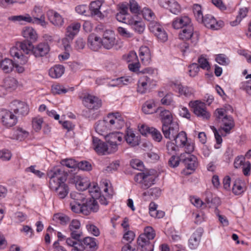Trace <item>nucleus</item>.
<instances>
[{
	"label": "nucleus",
	"mask_w": 251,
	"mask_h": 251,
	"mask_svg": "<svg viewBox=\"0 0 251 251\" xmlns=\"http://www.w3.org/2000/svg\"><path fill=\"white\" fill-rule=\"evenodd\" d=\"M0 67L5 73H9L14 68V63L12 60L5 58L2 60Z\"/></svg>",
	"instance_id": "ea45409f"
},
{
	"label": "nucleus",
	"mask_w": 251,
	"mask_h": 251,
	"mask_svg": "<svg viewBox=\"0 0 251 251\" xmlns=\"http://www.w3.org/2000/svg\"><path fill=\"white\" fill-rule=\"evenodd\" d=\"M68 176L63 167L55 168L49 171L47 177L49 178V187L54 191L60 199H64L69 193L68 185L65 183Z\"/></svg>",
	"instance_id": "f257e3e1"
},
{
	"label": "nucleus",
	"mask_w": 251,
	"mask_h": 251,
	"mask_svg": "<svg viewBox=\"0 0 251 251\" xmlns=\"http://www.w3.org/2000/svg\"><path fill=\"white\" fill-rule=\"evenodd\" d=\"M192 25L191 19L188 16H182L176 19L172 24L173 27L175 29L184 28L186 26Z\"/></svg>",
	"instance_id": "5701e85b"
},
{
	"label": "nucleus",
	"mask_w": 251,
	"mask_h": 251,
	"mask_svg": "<svg viewBox=\"0 0 251 251\" xmlns=\"http://www.w3.org/2000/svg\"><path fill=\"white\" fill-rule=\"evenodd\" d=\"M131 21L132 23L129 25H132L134 30L139 34L143 33L145 29L144 24L141 22L134 21L133 19Z\"/></svg>",
	"instance_id": "8fccbe9b"
},
{
	"label": "nucleus",
	"mask_w": 251,
	"mask_h": 251,
	"mask_svg": "<svg viewBox=\"0 0 251 251\" xmlns=\"http://www.w3.org/2000/svg\"><path fill=\"white\" fill-rule=\"evenodd\" d=\"M17 117L12 111L7 109H0V122L3 126L11 127L17 123Z\"/></svg>",
	"instance_id": "20e7f679"
},
{
	"label": "nucleus",
	"mask_w": 251,
	"mask_h": 251,
	"mask_svg": "<svg viewBox=\"0 0 251 251\" xmlns=\"http://www.w3.org/2000/svg\"><path fill=\"white\" fill-rule=\"evenodd\" d=\"M125 138L127 143L131 147H134L139 144V137L135 136L132 131H127Z\"/></svg>",
	"instance_id": "473e14b6"
},
{
	"label": "nucleus",
	"mask_w": 251,
	"mask_h": 251,
	"mask_svg": "<svg viewBox=\"0 0 251 251\" xmlns=\"http://www.w3.org/2000/svg\"><path fill=\"white\" fill-rule=\"evenodd\" d=\"M48 20L54 25L58 27L62 26L64 24V19L57 12L52 10H50L47 13Z\"/></svg>",
	"instance_id": "f3484780"
},
{
	"label": "nucleus",
	"mask_w": 251,
	"mask_h": 251,
	"mask_svg": "<svg viewBox=\"0 0 251 251\" xmlns=\"http://www.w3.org/2000/svg\"><path fill=\"white\" fill-rule=\"evenodd\" d=\"M145 237L144 235H140L138 237L137 241L138 249L141 251H153V245Z\"/></svg>",
	"instance_id": "6ab92c4d"
},
{
	"label": "nucleus",
	"mask_w": 251,
	"mask_h": 251,
	"mask_svg": "<svg viewBox=\"0 0 251 251\" xmlns=\"http://www.w3.org/2000/svg\"><path fill=\"white\" fill-rule=\"evenodd\" d=\"M83 103L89 109H98L101 106V100L98 97L90 94L85 95L83 98Z\"/></svg>",
	"instance_id": "1a4fd4ad"
},
{
	"label": "nucleus",
	"mask_w": 251,
	"mask_h": 251,
	"mask_svg": "<svg viewBox=\"0 0 251 251\" xmlns=\"http://www.w3.org/2000/svg\"><path fill=\"white\" fill-rule=\"evenodd\" d=\"M9 19L14 22H18L21 24H23L24 22L29 23V22L31 21V17L28 14L13 16L9 17Z\"/></svg>",
	"instance_id": "de8ad7c7"
},
{
	"label": "nucleus",
	"mask_w": 251,
	"mask_h": 251,
	"mask_svg": "<svg viewBox=\"0 0 251 251\" xmlns=\"http://www.w3.org/2000/svg\"><path fill=\"white\" fill-rule=\"evenodd\" d=\"M222 124L219 131L222 136H226L230 133V130L234 126V122L232 117L226 115L221 120Z\"/></svg>",
	"instance_id": "9b49d317"
},
{
	"label": "nucleus",
	"mask_w": 251,
	"mask_h": 251,
	"mask_svg": "<svg viewBox=\"0 0 251 251\" xmlns=\"http://www.w3.org/2000/svg\"><path fill=\"white\" fill-rule=\"evenodd\" d=\"M193 109L194 114L203 120H207L210 117V113L207 110L206 104L199 100L191 102L189 103Z\"/></svg>",
	"instance_id": "39448f33"
},
{
	"label": "nucleus",
	"mask_w": 251,
	"mask_h": 251,
	"mask_svg": "<svg viewBox=\"0 0 251 251\" xmlns=\"http://www.w3.org/2000/svg\"><path fill=\"white\" fill-rule=\"evenodd\" d=\"M203 233V229L201 228H198L193 233L189 240V246L192 250L197 248Z\"/></svg>",
	"instance_id": "aec40b11"
},
{
	"label": "nucleus",
	"mask_w": 251,
	"mask_h": 251,
	"mask_svg": "<svg viewBox=\"0 0 251 251\" xmlns=\"http://www.w3.org/2000/svg\"><path fill=\"white\" fill-rule=\"evenodd\" d=\"M13 48H17L19 52L21 51L22 53L28 54L30 53H32L33 46L32 42L29 40H24L22 42H17L16 46Z\"/></svg>",
	"instance_id": "4be33fe9"
},
{
	"label": "nucleus",
	"mask_w": 251,
	"mask_h": 251,
	"mask_svg": "<svg viewBox=\"0 0 251 251\" xmlns=\"http://www.w3.org/2000/svg\"><path fill=\"white\" fill-rule=\"evenodd\" d=\"M22 35L27 40H30L31 42H35L38 38L36 31L31 27H25L23 29Z\"/></svg>",
	"instance_id": "cd10ccee"
},
{
	"label": "nucleus",
	"mask_w": 251,
	"mask_h": 251,
	"mask_svg": "<svg viewBox=\"0 0 251 251\" xmlns=\"http://www.w3.org/2000/svg\"><path fill=\"white\" fill-rule=\"evenodd\" d=\"M5 87L10 92L14 90L17 86V81L14 77H9L4 79V84Z\"/></svg>",
	"instance_id": "a18cd8bd"
},
{
	"label": "nucleus",
	"mask_w": 251,
	"mask_h": 251,
	"mask_svg": "<svg viewBox=\"0 0 251 251\" xmlns=\"http://www.w3.org/2000/svg\"><path fill=\"white\" fill-rule=\"evenodd\" d=\"M117 31L121 36L125 38H130L133 36L132 33L123 27H118Z\"/></svg>",
	"instance_id": "69168bd1"
},
{
	"label": "nucleus",
	"mask_w": 251,
	"mask_h": 251,
	"mask_svg": "<svg viewBox=\"0 0 251 251\" xmlns=\"http://www.w3.org/2000/svg\"><path fill=\"white\" fill-rule=\"evenodd\" d=\"M81 213L85 215H89L91 212H97L99 209L98 201L93 199L87 200L85 202L81 203Z\"/></svg>",
	"instance_id": "ddd939ff"
},
{
	"label": "nucleus",
	"mask_w": 251,
	"mask_h": 251,
	"mask_svg": "<svg viewBox=\"0 0 251 251\" xmlns=\"http://www.w3.org/2000/svg\"><path fill=\"white\" fill-rule=\"evenodd\" d=\"M75 186L79 190L84 191L90 185V182L87 178L82 177L79 176H74Z\"/></svg>",
	"instance_id": "a878e982"
},
{
	"label": "nucleus",
	"mask_w": 251,
	"mask_h": 251,
	"mask_svg": "<svg viewBox=\"0 0 251 251\" xmlns=\"http://www.w3.org/2000/svg\"><path fill=\"white\" fill-rule=\"evenodd\" d=\"M116 18L118 21L127 25L132 23L131 21L132 18L129 14H126L121 12H118L116 15Z\"/></svg>",
	"instance_id": "09e8293b"
},
{
	"label": "nucleus",
	"mask_w": 251,
	"mask_h": 251,
	"mask_svg": "<svg viewBox=\"0 0 251 251\" xmlns=\"http://www.w3.org/2000/svg\"><path fill=\"white\" fill-rule=\"evenodd\" d=\"M159 118L162 124V126L176 123L173 122L172 114L168 110L161 111L159 114Z\"/></svg>",
	"instance_id": "bb28decb"
},
{
	"label": "nucleus",
	"mask_w": 251,
	"mask_h": 251,
	"mask_svg": "<svg viewBox=\"0 0 251 251\" xmlns=\"http://www.w3.org/2000/svg\"><path fill=\"white\" fill-rule=\"evenodd\" d=\"M142 14L145 19L151 21H152L154 17V15L151 10L148 8H144L142 10Z\"/></svg>",
	"instance_id": "680f3d73"
},
{
	"label": "nucleus",
	"mask_w": 251,
	"mask_h": 251,
	"mask_svg": "<svg viewBox=\"0 0 251 251\" xmlns=\"http://www.w3.org/2000/svg\"><path fill=\"white\" fill-rule=\"evenodd\" d=\"M151 132L150 134L151 135L153 140L156 142H160L162 139V135L160 132L157 129L151 127Z\"/></svg>",
	"instance_id": "6e6d98bb"
},
{
	"label": "nucleus",
	"mask_w": 251,
	"mask_h": 251,
	"mask_svg": "<svg viewBox=\"0 0 251 251\" xmlns=\"http://www.w3.org/2000/svg\"><path fill=\"white\" fill-rule=\"evenodd\" d=\"M50 51V47L47 43H41L36 47L33 46L32 53L36 57H42L48 53Z\"/></svg>",
	"instance_id": "a211bd4d"
},
{
	"label": "nucleus",
	"mask_w": 251,
	"mask_h": 251,
	"mask_svg": "<svg viewBox=\"0 0 251 251\" xmlns=\"http://www.w3.org/2000/svg\"><path fill=\"white\" fill-rule=\"evenodd\" d=\"M129 8L131 12L134 14H139L140 11V6L135 0H130L129 2Z\"/></svg>",
	"instance_id": "e2e57ef3"
},
{
	"label": "nucleus",
	"mask_w": 251,
	"mask_h": 251,
	"mask_svg": "<svg viewBox=\"0 0 251 251\" xmlns=\"http://www.w3.org/2000/svg\"><path fill=\"white\" fill-rule=\"evenodd\" d=\"M177 147H184L187 142L186 133L184 131L177 132L176 136L173 139Z\"/></svg>",
	"instance_id": "4c0bfd02"
},
{
	"label": "nucleus",
	"mask_w": 251,
	"mask_h": 251,
	"mask_svg": "<svg viewBox=\"0 0 251 251\" xmlns=\"http://www.w3.org/2000/svg\"><path fill=\"white\" fill-rule=\"evenodd\" d=\"M86 227L88 232L91 234L96 237L100 235V231L99 228L94 224H87Z\"/></svg>",
	"instance_id": "052dcab7"
},
{
	"label": "nucleus",
	"mask_w": 251,
	"mask_h": 251,
	"mask_svg": "<svg viewBox=\"0 0 251 251\" xmlns=\"http://www.w3.org/2000/svg\"><path fill=\"white\" fill-rule=\"evenodd\" d=\"M62 166H66L69 168H75L77 167L78 162L72 158L63 159L60 162Z\"/></svg>",
	"instance_id": "5fc2aeb1"
},
{
	"label": "nucleus",
	"mask_w": 251,
	"mask_h": 251,
	"mask_svg": "<svg viewBox=\"0 0 251 251\" xmlns=\"http://www.w3.org/2000/svg\"><path fill=\"white\" fill-rule=\"evenodd\" d=\"M205 195L204 206H206V204H207L209 207H217L220 204V200L219 198L216 197L213 198L212 194L210 192H207Z\"/></svg>",
	"instance_id": "f704fd0d"
},
{
	"label": "nucleus",
	"mask_w": 251,
	"mask_h": 251,
	"mask_svg": "<svg viewBox=\"0 0 251 251\" xmlns=\"http://www.w3.org/2000/svg\"><path fill=\"white\" fill-rule=\"evenodd\" d=\"M139 56L142 62L145 65L149 64L151 60L150 49L146 46L141 47L139 50Z\"/></svg>",
	"instance_id": "c85d7f7f"
},
{
	"label": "nucleus",
	"mask_w": 251,
	"mask_h": 251,
	"mask_svg": "<svg viewBox=\"0 0 251 251\" xmlns=\"http://www.w3.org/2000/svg\"><path fill=\"white\" fill-rule=\"evenodd\" d=\"M87 189H88L89 192L91 196H92V199H97L98 197L100 196V188L96 183H90V186H89V187H88Z\"/></svg>",
	"instance_id": "49530a36"
},
{
	"label": "nucleus",
	"mask_w": 251,
	"mask_h": 251,
	"mask_svg": "<svg viewBox=\"0 0 251 251\" xmlns=\"http://www.w3.org/2000/svg\"><path fill=\"white\" fill-rule=\"evenodd\" d=\"M179 38L184 40H191L193 45H195L198 40L199 35L197 32H194V28L192 25L186 26L182 29L179 34Z\"/></svg>",
	"instance_id": "6e6552de"
},
{
	"label": "nucleus",
	"mask_w": 251,
	"mask_h": 251,
	"mask_svg": "<svg viewBox=\"0 0 251 251\" xmlns=\"http://www.w3.org/2000/svg\"><path fill=\"white\" fill-rule=\"evenodd\" d=\"M104 137L107 143H120L123 140V134L120 132H113L107 134Z\"/></svg>",
	"instance_id": "2f4dec72"
},
{
	"label": "nucleus",
	"mask_w": 251,
	"mask_h": 251,
	"mask_svg": "<svg viewBox=\"0 0 251 251\" xmlns=\"http://www.w3.org/2000/svg\"><path fill=\"white\" fill-rule=\"evenodd\" d=\"M107 118L111 130L121 129L125 125V121L119 112L109 113Z\"/></svg>",
	"instance_id": "423d86ee"
},
{
	"label": "nucleus",
	"mask_w": 251,
	"mask_h": 251,
	"mask_svg": "<svg viewBox=\"0 0 251 251\" xmlns=\"http://www.w3.org/2000/svg\"><path fill=\"white\" fill-rule=\"evenodd\" d=\"M193 11L197 21L199 22L200 21H202L203 16L201 5L198 4H194L193 7Z\"/></svg>",
	"instance_id": "603ef678"
},
{
	"label": "nucleus",
	"mask_w": 251,
	"mask_h": 251,
	"mask_svg": "<svg viewBox=\"0 0 251 251\" xmlns=\"http://www.w3.org/2000/svg\"><path fill=\"white\" fill-rule=\"evenodd\" d=\"M77 167L80 170L86 171H90L92 169L91 164L86 161H82L78 162Z\"/></svg>",
	"instance_id": "774afa93"
},
{
	"label": "nucleus",
	"mask_w": 251,
	"mask_h": 251,
	"mask_svg": "<svg viewBox=\"0 0 251 251\" xmlns=\"http://www.w3.org/2000/svg\"><path fill=\"white\" fill-rule=\"evenodd\" d=\"M29 135V133L26 130L22 127H18L13 131L12 138L14 139L22 141L26 138Z\"/></svg>",
	"instance_id": "e433bc0d"
},
{
	"label": "nucleus",
	"mask_w": 251,
	"mask_h": 251,
	"mask_svg": "<svg viewBox=\"0 0 251 251\" xmlns=\"http://www.w3.org/2000/svg\"><path fill=\"white\" fill-rule=\"evenodd\" d=\"M81 25L79 23H72L69 25L66 30V36L68 38L64 39L63 41L67 40H71L74 38V36L78 32Z\"/></svg>",
	"instance_id": "b1692460"
},
{
	"label": "nucleus",
	"mask_w": 251,
	"mask_h": 251,
	"mask_svg": "<svg viewBox=\"0 0 251 251\" xmlns=\"http://www.w3.org/2000/svg\"><path fill=\"white\" fill-rule=\"evenodd\" d=\"M101 40L102 46L107 50L112 49L117 43L114 31L109 29L103 31Z\"/></svg>",
	"instance_id": "0eeeda50"
},
{
	"label": "nucleus",
	"mask_w": 251,
	"mask_h": 251,
	"mask_svg": "<svg viewBox=\"0 0 251 251\" xmlns=\"http://www.w3.org/2000/svg\"><path fill=\"white\" fill-rule=\"evenodd\" d=\"M244 185V183L241 180H236L232 187L233 193L236 195L242 194L246 190V187Z\"/></svg>",
	"instance_id": "a19ab883"
},
{
	"label": "nucleus",
	"mask_w": 251,
	"mask_h": 251,
	"mask_svg": "<svg viewBox=\"0 0 251 251\" xmlns=\"http://www.w3.org/2000/svg\"><path fill=\"white\" fill-rule=\"evenodd\" d=\"M65 68L62 65H56L49 70V75L52 78L60 77L64 74Z\"/></svg>",
	"instance_id": "72a5a7b5"
},
{
	"label": "nucleus",
	"mask_w": 251,
	"mask_h": 251,
	"mask_svg": "<svg viewBox=\"0 0 251 251\" xmlns=\"http://www.w3.org/2000/svg\"><path fill=\"white\" fill-rule=\"evenodd\" d=\"M199 23H203L206 27L212 29H218L220 27L216 20L210 14H206L203 16L202 20L200 21Z\"/></svg>",
	"instance_id": "412c9836"
},
{
	"label": "nucleus",
	"mask_w": 251,
	"mask_h": 251,
	"mask_svg": "<svg viewBox=\"0 0 251 251\" xmlns=\"http://www.w3.org/2000/svg\"><path fill=\"white\" fill-rule=\"evenodd\" d=\"M134 180L139 184L142 189H147L154 184L155 177L149 172H142L134 176Z\"/></svg>",
	"instance_id": "7ed1b4c3"
},
{
	"label": "nucleus",
	"mask_w": 251,
	"mask_h": 251,
	"mask_svg": "<svg viewBox=\"0 0 251 251\" xmlns=\"http://www.w3.org/2000/svg\"><path fill=\"white\" fill-rule=\"evenodd\" d=\"M141 235H145V238L148 240H152L155 236V231L151 226H147L144 229V233Z\"/></svg>",
	"instance_id": "4d7b16f0"
},
{
	"label": "nucleus",
	"mask_w": 251,
	"mask_h": 251,
	"mask_svg": "<svg viewBox=\"0 0 251 251\" xmlns=\"http://www.w3.org/2000/svg\"><path fill=\"white\" fill-rule=\"evenodd\" d=\"M170 11L175 14H177L181 11V7L177 1L175 0H172V1L169 5Z\"/></svg>",
	"instance_id": "bf43d9fd"
},
{
	"label": "nucleus",
	"mask_w": 251,
	"mask_h": 251,
	"mask_svg": "<svg viewBox=\"0 0 251 251\" xmlns=\"http://www.w3.org/2000/svg\"><path fill=\"white\" fill-rule=\"evenodd\" d=\"M175 88L178 90L180 95L185 97H190L193 95L194 91L192 88L187 86H183L180 84H175Z\"/></svg>",
	"instance_id": "c9c22d12"
},
{
	"label": "nucleus",
	"mask_w": 251,
	"mask_h": 251,
	"mask_svg": "<svg viewBox=\"0 0 251 251\" xmlns=\"http://www.w3.org/2000/svg\"><path fill=\"white\" fill-rule=\"evenodd\" d=\"M155 103L152 100H148L144 103L142 106V110L143 112L147 114H152L155 112L154 108Z\"/></svg>",
	"instance_id": "c03bdc74"
},
{
	"label": "nucleus",
	"mask_w": 251,
	"mask_h": 251,
	"mask_svg": "<svg viewBox=\"0 0 251 251\" xmlns=\"http://www.w3.org/2000/svg\"><path fill=\"white\" fill-rule=\"evenodd\" d=\"M43 120L41 118H34L32 119V127L36 131H39L42 127Z\"/></svg>",
	"instance_id": "0e129e2a"
},
{
	"label": "nucleus",
	"mask_w": 251,
	"mask_h": 251,
	"mask_svg": "<svg viewBox=\"0 0 251 251\" xmlns=\"http://www.w3.org/2000/svg\"><path fill=\"white\" fill-rule=\"evenodd\" d=\"M248 12V9L247 7L241 8L239 9L238 14L236 16V20L230 23L232 26H235L239 24L243 18H245Z\"/></svg>",
	"instance_id": "37998d69"
},
{
	"label": "nucleus",
	"mask_w": 251,
	"mask_h": 251,
	"mask_svg": "<svg viewBox=\"0 0 251 251\" xmlns=\"http://www.w3.org/2000/svg\"><path fill=\"white\" fill-rule=\"evenodd\" d=\"M112 82L114 83L113 86H118L122 87L124 85H127L132 82L131 78L127 76H122L117 78L115 79H113Z\"/></svg>",
	"instance_id": "79ce46f5"
},
{
	"label": "nucleus",
	"mask_w": 251,
	"mask_h": 251,
	"mask_svg": "<svg viewBox=\"0 0 251 251\" xmlns=\"http://www.w3.org/2000/svg\"><path fill=\"white\" fill-rule=\"evenodd\" d=\"M10 106L11 110H13L15 114H18L22 116L27 115L29 112L28 105L23 101L15 100L10 103Z\"/></svg>",
	"instance_id": "f8f14e48"
},
{
	"label": "nucleus",
	"mask_w": 251,
	"mask_h": 251,
	"mask_svg": "<svg viewBox=\"0 0 251 251\" xmlns=\"http://www.w3.org/2000/svg\"><path fill=\"white\" fill-rule=\"evenodd\" d=\"M200 67L204 70H208L210 68V65L207 59L203 55H201L198 59Z\"/></svg>",
	"instance_id": "13d9d810"
},
{
	"label": "nucleus",
	"mask_w": 251,
	"mask_h": 251,
	"mask_svg": "<svg viewBox=\"0 0 251 251\" xmlns=\"http://www.w3.org/2000/svg\"><path fill=\"white\" fill-rule=\"evenodd\" d=\"M101 38L94 34H92L88 38V46L94 51L98 50L102 46Z\"/></svg>",
	"instance_id": "393cba45"
},
{
	"label": "nucleus",
	"mask_w": 251,
	"mask_h": 251,
	"mask_svg": "<svg viewBox=\"0 0 251 251\" xmlns=\"http://www.w3.org/2000/svg\"><path fill=\"white\" fill-rule=\"evenodd\" d=\"M92 144L93 149L99 155L108 154V145L97 137H93Z\"/></svg>",
	"instance_id": "2eb2a0df"
},
{
	"label": "nucleus",
	"mask_w": 251,
	"mask_h": 251,
	"mask_svg": "<svg viewBox=\"0 0 251 251\" xmlns=\"http://www.w3.org/2000/svg\"><path fill=\"white\" fill-rule=\"evenodd\" d=\"M10 54L12 56L17 57L19 61L18 62L22 65L26 64L28 60V58L25 55H23L21 51H19L17 48H12L10 51Z\"/></svg>",
	"instance_id": "58836bf2"
},
{
	"label": "nucleus",
	"mask_w": 251,
	"mask_h": 251,
	"mask_svg": "<svg viewBox=\"0 0 251 251\" xmlns=\"http://www.w3.org/2000/svg\"><path fill=\"white\" fill-rule=\"evenodd\" d=\"M141 72L144 75L141 76L138 81L137 91L143 94L147 92L149 86L153 80L151 76L154 72V70L150 68H147L143 69Z\"/></svg>",
	"instance_id": "f03ea898"
},
{
	"label": "nucleus",
	"mask_w": 251,
	"mask_h": 251,
	"mask_svg": "<svg viewBox=\"0 0 251 251\" xmlns=\"http://www.w3.org/2000/svg\"><path fill=\"white\" fill-rule=\"evenodd\" d=\"M95 128L98 133L105 136L111 130L107 116L103 120L98 121L95 124Z\"/></svg>",
	"instance_id": "dca6fc26"
},
{
	"label": "nucleus",
	"mask_w": 251,
	"mask_h": 251,
	"mask_svg": "<svg viewBox=\"0 0 251 251\" xmlns=\"http://www.w3.org/2000/svg\"><path fill=\"white\" fill-rule=\"evenodd\" d=\"M161 191L158 188H152L150 189L147 192H145L143 193V196H146L150 195L153 198H158L161 195Z\"/></svg>",
	"instance_id": "864d4df0"
},
{
	"label": "nucleus",
	"mask_w": 251,
	"mask_h": 251,
	"mask_svg": "<svg viewBox=\"0 0 251 251\" xmlns=\"http://www.w3.org/2000/svg\"><path fill=\"white\" fill-rule=\"evenodd\" d=\"M186 155L185 154H181L180 155V161H182L184 163L188 170H195L198 166L197 157L191 154H187Z\"/></svg>",
	"instance_id": "4468645a"
},
{
	"label": "nucleus",
	"mask_w": 251,
	"mask_h": 251,
	"mask_svg": "<svg viewBox=\"0 0 251 251\" xmlns=\"http://www.w3.org/2000/svg\"><path fill=\"white\" fill-rule=\"evenodd\" d=\"M102 1L101 0H98L92 1L90 5V10L92 15L97 16L100 18H103L102 13L100 11V9L102 5Z\"/></svg>",
	"instance_id": "7c9ffc66"
},
{
	"label": "nucleus",
	"mask_w": 251,
	"mask_h": 251,
	"mask_svg": "<svg viewBox=\"0 0 251 251\" xmlns=\"http://www.w3.org/2000/svg\"><path fill=\"white\" fill-rule=\"evenodd\" d=\"M69 89L65 88L63 86L59 84H54L51 87V91L54 95H60L62 94H65Z\"/></svg>",
	"instance_id": "3c124183"
},
{
	"label": "nucleus",
	"mask_w": 251,
	"mask_h": 251,
	"mask_svg": "<svg viewBox=\"0 0 251 251\" xmlns=\"http://www.w3.org/2000/svg\"><path fill=\"white\" fill-rule=\"evenodd\" d=\"M189 75L190 76L194 77L196 76L200 70L199 66L197 63H193L189 66Z\"/></svg>",
	"instance_id": "338daca9"
},
{
	"label": "nucleus",
	"mask_w": 251,
	"mask_h": 251,
	"mask_svg": "<svg viewBox=\"0 0 251 251\" xmlns=\"http://www.w3.org/2000/svg\"><path fill=\"white\" fill-rule=\"evenodd\" d=\"M162 131L165 138L172 140L179 132L178 125L176 123L162 126Z\"/></svg>",
	"instance_id": "9d476101"
},
{
	"label": "nucleus",
	"mask_w": 251,
	"mask_h": 251,
	"mask_svg": "<svg viewBox=\"0 0 251 251\" xmlns=\"http://www.w3.org/2000/svg\"><path fill=\"white\" fill-rule=\"evenodd\" d=\"M81 241L84 250L87 251H95L97 250L95 238L87 237Z\"/></svg>",
	"instance_id": "c756f323"
}]
</instances>
